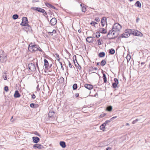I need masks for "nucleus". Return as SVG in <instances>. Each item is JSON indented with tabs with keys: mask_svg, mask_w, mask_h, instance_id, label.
<instances>
[{
	"mask_svg": "<svg viewBox=\"0 0 150 150\" xmlns=\"http://www.w3.org/2000/svg\"><path fill=\"white\" fill-rule=\"evenodd\" d=\"M28 50L32 52H35L38 50L42 52V50L37 45H33L32 43L30 44L28 47Z\"/></svg>",
	"mask_w": 150,
	"mask_h": 150,
	"instance_id": "nucleus-1",
	"label": "nucleus"
},
{
	"mask_svg": "<svg viewBox=\"0 0 150 150\" xmlns=\"http://www.w3.org/2000/svg\"><path fill=\"white\" fill-rule=\"evenodd\" d=\"M28 20L27 17H23L22 18V22L20 24V25L23 26H26L27 27L26 28L29 29L31 27L28 24Z\"/></svg>",
	"mask_w": 150,
	"mask_h": 150,
	"instance_id": "nucleus-2",
	"label": "nucleus"
},
{
	"mask_svg": "<svg viewBox=\"0 0 150 150\" xmlns=\"http://www.w3.org/2000/svg\"><path fill=\"white\" fill-rule=\"evenodd\" d=\"M118 34V33H115V31L114 30L112 29V28L111 30H110L109 31L107 35V36L108 37V36H110V35H112V37H110L109 39H114L116 37Z\"/></svg>",
	"mask_w": 150,
	"mask_h": 150,
	"instance_id": "nucleus-3",
	"label": "nucleus"
},
{
	"mask_svg": "<svg viewBox=\"0 0 150 150\" xmlns=\"http://www.w3.org/2000/svg\"><path fill=\"white\" fill-rule=\"evenodd\" d=\"M4 53L3 50H0V61L1 62H4L6 60V55Z\"/></svg>",
	"mask_w": 150,
	"mask_h": 150,
	"instance_id": "nucleus-4",
	"label": "nucleus"
},
{
	"mask_svg": "<svg viewBox=\"0 0 150 150\" xmlns=\"http://www.w3.org/2000/svg\"><path fill=\"white\" fill-rule=\"evenodd\" d=\"M122 26L118 23H115L112 26V29L114 30L115 31V33H118L120 29H121Z\"/></svg>",
	"mask_w": 150,
	"mask_h": 150,
	"instance_id": "nucleus-5",
	"label": "nucleus"
},
{
	"mask_svg": "<svg viewBox=\"0 0 150 150\" xmlns=\"http://www.w3.org/2000/svg\"><path fill=\"white\" fill-rule=\"evenodd\" d=\"M131 33L130 29L126 30L124 33L122 35V38H127L130 35Z\"/></svg>",
	"mask_w": 150,
	"mask_h": 150,
	"instance_id": "nucleus-6",
	"label": "nucleus"
},
{
	"mask_svg": "<svg viewBox=\"0 0 150 150\" xmlns=\"http://www.w3.org/2000/svg\"><path fill=\"white\" fill-rule=\"evenodd\" d=\"M28 69L31 71H34L36 70L35 65L32 63H30L28 65Z\"/></svg>",
	"mask_w": 150,
	"mask_h": 150,
	"instance_id": "nucleus-7",
	"label": "nucleus"
},
{
	"mask_svg": "<svg viewBox=\"0 0 150 150\" xmlns=\"http://www.w3.org/2000/svg\"><path fill=\"white\" fill-rule=\"evenodd\" d=\"M114 81L115 82L112 83V86L113 88H115L117 87L119 82L118 79L117 78H115L114 79Z\"/></svg>",
	"mask_w": 150,
	"mask_h": 150,
	"instance_id": "nucleus-8",
	"label": "nucleus"
},
{
	"mask_svg": "<svg viewBox=\"0 0 150 150\" xmlns=\"http://www.w3.org/2000/svg\"><path fill=\"white\" fill-rule=\"evenodd\" d=\"M32 8L34 10H35L39 12L42 13L44 11V9L40 8L33 7Z\"/></svg>",
	"mask_w": 150,
	"mask_h": 150,
	"instance_id": "nucleus-9",
	"label": "nucleus"
},
{
	"mask_svg": "<svg viewBox=\"0 0 150 150\" xmlns=\"http://www.w3.org/2000/svg\"><path fill=\"white\" fill-rule=\"evenodd\" d=\"M57 22V20L55 18H53L50 20V23L52 25L56 24Z\"/></svg>",
	"mask_w": 150,
	"mask_h": 150,
	"instance_id": "nucleus-10",
	"label": "nucleus"
},
{
	"mask_svg": "<svg viewBox=\"0 0 150 150\" xmlns=\"http://www.w3.org/2000/svg\"><path fill=\"white\" fill-rule=\"evenodd\" d=\"M106 23V18L105 17H103L102 18L101 23L103 27L104 26L105 23Z\"/></svg>",
	"mask_w": 150,
	"mask_h": 150,
	"instance_id": "nucleus-11",
	"label": "nucleus"
},
{
	"mask_svg": "<svg viewBox=\"0 0 150 150\" xmlns=\"http://www.w3.org/2000/svg\"><path fill=\"white\" fill-rule=\"evenodd\" d=\"M84 87L86 88L89 89L91 90L93 88V86L91 84H86L84 85Z\"/></svg>",
	"mask_w": 150,
	"mask_h": 150,
	"instance_id": "nucleus-12",
	"label": "nucleus"
},
{
	"mask_svg": "<svg viewBox=\"0 0 150 150\" xmlns=\"http://www.w3.org/2000/svg\"><path fill=\"white\" fill-rule=\"evenodd\" d=\"M99 31L102 33L105 34L107 33V31L104 28H100L99 29Z\"/></svg>",
	"mask_w": 150,
	"mask_h": 150,
	"instance_id": "nucleus-13",
	"label": "nucleus"
},
{
	"mask_svg": "<svg viewBox=\"0 0 150 150\" xmlns=\"http://www.w3.org/2000/svg\"><path fill=\"white\" fill-rule=\"evenodd\" d=\"M21 96V95L19 93L18 91L17 90L16 91L14 95V97L16 98H18L20 97Z\"/></svg>",
	"mask_w": 150,
	"mask_h": 150,
	"instance_id": "nucleus-14",
	"label": "nucleus"
},
{
	"mask_svg": "<svg viewBox=\"0 0 150 150\" xmlns=\"http://www.w3.org/2000/svg\"><path fill=\"white\" fill-rule=\"evenodd\" d=\"M33 142L35 143H37L40 140V139L37 137H33Z\"/></svg>",
	"mask_w": 150,
	"mask_h": 150,
	"instance_id": "nucleus-15",
	"label": "nucleus"
},
{
	"mask_svg": "<svg viewBox=\"0 0 150 150\" xmlns=\"http://www.w3.org/2000/svg\"><path fill=\"white\" fill-rule=\"evenodd\" d=\"M55 113V112L54 111L52 110H50L48 114V116L49 117H51L54 116Z\"/></svg>",
	"mask_w": 150,
	"mask_h": 150,
	"instance_id": "nucleus-16",
	"label": "nucleus"
},
{
	"mask_svg": "<svg viewBox=\"0 0 150 150\" xmlns=\"http://www.w3.org/2000/svg\"><path fill=\"white\" fill-rule=\"evenodd\" d=\"M135 35L142 37L143 36V34L137 30H136V32L135 33Z\"/></svg>",
	"mask_w": 150,
	"mask_h": 150,
	"instance_id": "nucleus-17",
	"label": "nucleus"
},
{
	"mask_svg": "<svg viewBox=\"0 0 150 150\" xmlns=\"http://www.w3.org/2000/svg\"><path fill=\"white\" fill-rule=\"evenodd\" d=\"M43 147L42 146L41 144H35L33 146V147L35 149L38 148V149H41Z\"/></svg>",
	"mask_w": 150,
	"mask_h": 150,
	"instance_id": "nucleus-18",
	"label": "nucleus"
},
{
	"mask_svg": "<svg viewBox=\"0 0 150 150\" xmlns=\"http://www.w3.org/2000/svg\"><path fill=\"white\" fill-rule=\"evenodd\" d=\"M45 5L46 6H47V7L50 8H53L54 9H57L56 8L54 7L51 4H50L49 3H45Z\"/></svg>",
	"mask_w": 150,
	"mask_h": 150,
	"instance_id": "nucleus-19",
	"label": "nucleus"
},
{
	"mask_svg": "<svg viewBox=\"0 0 150 150\" xmlns=\"http://www.w3.org/2000/svg\"><path fill=\"white\" fill-rule=\"evenodd\" d=\"M44 66L45 68H48L49 67V63L47 60L46 59H44Z\"/></svg>",
	"mask_w": 150,
	"mask_h": 150,
	"instance_id": "nucleus-20",
	"label": "nucleus"
},
{
	"mask_svg": "<svg viewBox=\"0 0 150 150\" xmlns=\"http://www.w3.org/2000/svg\"><path fill=\"white\" fill-rule=\"evenodd\" d=\"M93 38L92 37H88L86 38V41L89 43L92 42H93Z\"/></svg>",
	"mask_w": 150,
	"mask_h": 150,
	"instance_id": "nucleus-21",
	"label": "nucleus"
},
{
	"mask_svg": "<svg viewBox=\"0 0 150 150\" xmlns=\"http://www.w3.org/2000/svg\"><path fill=\"white\" fill-rule=\"evenodd\" d=\"M30 106L32 108H37L39 107V105L37 104L32 103L30 104Z\"/></svg>",
	"mask_w": 150,
	"mask_h": 150,
	"instance_id": "nucleus-22",
	"label": "nucleus"
},
{
	"mask_svg": "<svg viewBox=\"0 0 150 150\" xmlns=\"http://www.w3.org/2000/svg\"><path fill=\"white\" fill-rule=\"evenodd\" d=\"M97 42L98 45H101L103 43V41L101 38H99L97 40Z\"/></svg>",
	"mask_w": 150,
	"mask_h": 150,
	"instance_id": "nucleus-23",
	"label": "nucleus"
},
{
	"mask_svg": "<svg viewBox=\"0 0 150 150\" xmlns=\"http://www.w3.org/2000/svg\"><path fill=\"white\" fill-rule=\"evenodd\" d=\"M59 144L63 148H64L66 146L65 143L63 141L60 142Z\"/></svg>",
	"mask_w": 150,
	"mask_h": 150,
	"instance_id": "nucleus-24",
	"label": "nucleus"
},
{
	"mask_svg": "<svg viewBox=\"0 0 150 150\" xmlns=\"http://www.w3.org/2000/svg\"><path fill=\"white\" fill-rule=\"evenodd\" d=\"M135 5L140 8L141 7V4L139 1H137L136 2L135 4Z\"/></svg>",
	"mask_w": 150,
	"mask_h": 150,
	"instance_id": "nucleus-25",
	"label": "nucleus"
},
{
	"mask_svg": "<svg viewBox=\"0 0 150 150\" xmlns=\"http://www.w3.org/2000/svg\"><path fill=\"white\" fill-rule=\"evenodd\" d=\"M106 60L105 59L103 60L100 62V65L102 66H104L106 64Z\"/></svg>",
	"mask_w": 150,
	"mask_h": 150,
	"instance_id": "nucleus-26",
	"label": "nucleus"
},
{
	"mask_svg": "<svg viewBox=\"0 0 150 150\" xmlns=\"http://www.w3.org/2000/svg\"><path fill=\"white\" fill-rule=\"evenodd\" d=\"M103 79L104 83H106L107 81V79L106 75L104 73L103 74Z\"/></svg>",
	"mask_w": 150,
	"mask_h": 150,
	"instance_id": "nucleus-27",
	"label": "nucleus"
},
{
	"mask_svg": "<svg viewBox=\"0 0 150 150\" xmlns=\"http://www.w3.org/2000/svg\"><path fill=\"white\" fill-rule=\"evenodd\" d=\"M105 53L104 52H100L98 54V56L100 57H103L105 56Z\"/></svg>",
	"mask_w": 150,
	"mask_h": 150,
	"instance_id": "nucleus-28",
	"label": "nucleus"
},
{
	"mask_svg": "<svg viewBox=\"0 0 150 150\" xmlns=\"http://www.w3.org/2000/svg\"><path fill=\"white\" fill-rule=\"evenodd\" d=\"M86 6L85 5H83V6L81 8V10L83 12L85 13L86 10Z\"/></svg>",
	"mask_w": 150,
	"mask_h": 150,
	"instance_id": "nucleus-29",
	"label": "nucleus"
},
{
	"mask_svg": "<svg viewBox=\"0 0 150 150\" xmlns=\"http://www.w3.org/2000/svg\"><path fill=\"white\" fill-rule=\"evenodd\" d=\"M115 52V50L111 48L109 50V53L111 54H114Z\"/></svg>",
	"mask_w": 150,
	"mask_h": 150,
	"instance_id": "nucleus-30",
	"label": "nucleus"
},
{
	"mask_svg": "<svg viewBox=\"0 0 150 150\" xmlns=\"http://www.w3.org/2000/svg\"><path fill=\"white\" fill-rule=\"evenodd\" d=\"M95 34L97 38H98L100 36V33L99 31L98 32H96V33H95Z\"/></svg>",
	"mask_w": 150,
	"mask_h": 150,
	"instance_id": "nucleus-31",
	"label": "nucleus"
},
{
	"mask_svg": "<svg viewBox=\"0 0 150 150\" xmlns=\"http://www.w3.org/2000/svg\"><path fill=\"white\" fill-rule=\"evenodd\" d=\"M126 58L127 60V62H128L131 59V56L129 54H127Z\"/></svg>",
	"mask_w": 150,
	"mask_h": 150,
	"instance_id": "nucleus-32",
	"label": "nucleus"
},
{
	"mask_svg": "<svg viewBox=\"0 0 150 150\" xmlns=\"http://www.w3.org/2000/svg\"><path fill=\"white\" fill-rule=\"evenodd\" d=\"M112 109V107L111 106H108L106 108V110L108 111H111Z\"/></svg>",
	"mask_w": 150,
	"mask_h": 150,
	"instance_id": "nucleus-33",
	"label": "nucleus"
},
{
	"mask_svg": "<svg viewBox=\"0 0 150 150\" xmlns=\"http://www.w3.org/2000/svg\"><path fill=\"white\" fill-rule=\"evenodd\" d=\"M73 60H74V62L75 65L76 66V62H75V61L76 60V63H77V64L79 65V64L78 63H77V60L76 59V56L75 55H74V56L73 57Z\"/></svg>",
	"mask_w": 150,
	"mask_h": 150,
	"instance_id": "nucleus-34",
	"label": "nucleus"
},
{
	"mask_svg": "<svg viewBox=\"0 0 150 150\" xmlns=\"http://www.w3.org/2000/svg\"><path fill=\"white\" fill-rule=\"evenodd\" d=\"M18 16L17 14H14L12 18L13 19L15 20L18 18Z\"/></svg>",
	"mask_w": 150,
	"mask_h": 150,
	"instance_id": "nucleus-35",
	"label": "nucleus"
},
{
	"mask_svg": "<svg viewBox=\"0 0 150 150\" xmlns=\"http://www.w3.org/2000/svg\"><path fill=\"white\" fill-rule=\"evenodd\" d=\"M130 30L131 32V33H130V34H132L133 35H135V33L136 32V30H132L130 29Z\"/></svg>",
	"mask_w": 150,
	"mask_h": 150,
	"instance_id": "nucleus-36",
	"label": "nucleus"
},
{
	"mask_svg": "<svg viewBox=\"0 0 150 150\" xmlns=\"http://www.w3.org/2000/svg\"><path fill=\"white\" fill-rule=\"evenodd\" d=\"M77 85L76 83L74 84L73 86V89L74 90H75L77 88Z\"/></svg>",
	"mask_w": 150,
	"mask_h": 150,
	"instance_id": "nucleus-37",
	"label": "nucleus"
},
{
	"mask_svg": "<svg viewBox=\"0 0 150 150\" xmlns=\"http://www.w3.org/2000/svg\"><path fill=\"white\" fill-rule=\"evenodd\" d=\"M96 24H97V23L94 21H92L90 23V24L94 26H95Z\"/></svg>",
	"mask_w": 150,
	"mask_h": 150,
	"instance_id": "nucleus-38",
	"label": "nucleus"
},
{
	"mask_svg": "<svg viewBox=\"0 0 150 150\" xmlns=\"http://www.w3.org/2000/svg\"><path fill=\"white\" fill-rule=\"evenodd\" d=\"M4 90L6 92H7L8 91V87L6 86H5L4 87Z\"/></svg>",
	"mask_w": 150,
	"mask_h": 150,
	"instance_id": "nucleus-39",
	"label": "nucleus"
},
{
	"mask_svg": "<svg viewBox=\"0 0 150 150\" xmlns=\"http://www.w3.org/2000/svg\"><path fill=\"white\" fill-rule=\"evenodd\" d=\"M106 114L104 113L103 114H102L99 116V118H101L104 117L105 115H106Z\"/></svg>",
	"mask_w": 150,
	"mask_h": 150,
	"instance_id": "nucleus-40",
	"label": "nucleus"
},
{
	"mask_svg": "<svg viewBox=\"0 0 150 150\" xmlns=\"http://www.w3.org/2000/svg\"><path fill=\"white\" fill-rule=\"evenodd\" d=\"M111 121H112V120H111V119H110L109 120H107L106 121H105V124H107L109 122H111Z\"/></svg>",
	"mask_w": 150,
	"mask_h": 150,
	"instance_id": "nucleus-41",
	"label": "nucleus"
},
{
	"mask_svg": "<svg viewBox=\"0 0 150 150\" xmlns=\"http://www.w3.org/2000/svg\"><path fill=\"white\" fill-rule=\"evenodd\" d=\"M100 128L101 130H102L103 131H104L105 128L101 125L100 127Z\"/></svg>",
	"mask_w": 150,
	"mask_h": 150,
	"instance_id": "nucleus-42",
	"label": "nucleus"
},
{
	"mask_svg": "<svg viewBox=\"0 0 150 150\" xmlns=\"http://www.w3.org/2000/svg\"><path fill=\"white\" fill-rule=\"evenodd\" d=\"M95 20L97 22H99L100 21L99 18L98 17L96 18L95 19Z\"/></svg>",
	"mask_w": 150,
	"mask_h": 150,
	"instance_id": "nucleus-43",
	"label": "nucleus"
},
{
	"mask_svg": "<svg viewBox=\"0 0 150 150\" xmlns=\"http://www.w3.org/2000/svg\"><path fill=\"white\" fill-rule=\"evenodd\" d=\"M47 33L49 35H50L51 36H52L53 34L52 31V32H48Z\"/></svg>",
	"mask_w": 150,
	"mask_h": 150,
	"instance_id": "nucleus-44",
	"label": "nucleus"
},
{
	"mask_svg": "<svg viewBox=\"0 0 150 150\" xmlns=\"http://www.w3.org/2000/svg\"><path fill=\"white\" fill-rule=\"evenodd\" d=\"M138 119H136V120H134L132 122V123L133 124H134L135 123L138 121Z\"/></svg>",
	"mask_w": 150,
	"mask_h": 150,
	"instance_id": "nucleus-45",
	"label": "nucleus"
},
{
	"mask_svg": "<svg viewBox=\"0 0 150 150\" xmlns=\"http://www.w3.org/2000/svg\"><path fill=\"white\" fill-rule=\"evenodd\" d=\"M69 66L70 68H71L72 67V65L69 61Z\"/></svg>",
	"mask_w": 150,
	"mask_h": 150,
	"instance_id": "nucleus-46",
	"label": "nucleus"
},
{
	"mask_svg": "<svg viewBox=\"0 0 150 150\" xmlns=\"http://www.w3.org/2000/svg\"><path fill=\"white\" fill-rule=\"evenodd\" d=\"M106 125V124H105V123L104 122V123L102 124L101 125L103 127H104L105 128V126Z\"/></svg>",
	"mask_w": 150,
	"mask_h": 150,
	"instance_id": "nucleus-47",
	"label": "nucleus"
},
{
	"mask_svg": "<svg viewBox=\"0 0 150 150\" xmlns=\"http://www.w3.org/2000/svg\"><path fill=\"white\" fill-rule=\"evenodd\" d=\"M59 63L61 65V68L62 69H63V70L64 69V68H63L62 63L61 62H59Z\"/></svg>",
	"mask_w": 150,
	"mask_h": 150,
	"instance_id": "nucleus-48",
	"label": "nucleus"
},
{
	"mask_svg": "<svg viewBox=\"0 0 150 150\" xmlns=\"http://www.w3.org/2000/svg\"><path fill=\"white\" fill-rule=\"evenodd\" d=\"M74 96L76 97H77L79 96V94L78 93H76L74 94Z\"/></svg>",
	"mask_w": 150,
	"mask_h": 150,
	"instance_id": "nucleus-49",
	"label": "nucleus"
},
{
	"mask_svg": "<svg viewBox=\"0 0 150 150\" xmlns=\"http://www.w3.org/2000/svg\"><path fill=\"white\" fill-rule=\"evenodd\" d=\"M35 94H33L32 95V98L33 99H35Z\"/></svg>",
	"mask_w": 150,
	"mask_h": 150,
	"instance_id": "nucleus-50",
	"label": "nucleus"
},
{
	"mask_svg": "<svg viewBox=\"0 0 150 150\" xmlns=\"http://www.w3.org/2000/svg\"><path fill=\"white\" fill-rule=\"evenodd\" d=\"M92 70H97L98 69L96 67H92Z\"/></svg>",
	"mask_w": 150,
	"mask_h": 150,
	"instance_id": "nucleus-51",
	"label": "nucleus"
},
{
	"mask_svg": "<svg viewBox=\"0 0 150 150\" xmlns=\"http://www.w3.org/2000/svg\"><path fill=\"white\" fill-rule=\"evenodd\" d=\"M117 117V116H115L112 117V118H111L110 119H111V120L112 121L114 119H115Z\"/></svg>",
	"mask_w": 150,
	"mask_h": 150,
	"instance_id": "nucleus-52",
	"label": "nucleus"
},
{
	"mask_svg": "<svg viewBox=\"0 0 150 150\" xmlns=\"http://www.w3.org/2000/svg\"><path fill=\"white\" fill-rule=\"evenodd\" d=\"M52 32L53 33V34H55L56 33V31L54 29L52 31Z\"/></svg>",
	"mask_w": 150,
	"mask_h": 150,
	"instance_id": "nucleus-53",
	"label": "nucleus"
},
{
	"mask_svg": "<svg viewBox=\"0 0 150 150\" xmlns=\"http://www.w3.org/2000/svg\"><path fill=\"white\" fill-rule=\"evenodd\" d=\"M43 13L45 15H47V13L45 11V10H44V11L43 12Z\"/></svg>",
	"mask_w": 150,
	"mask_h": 150,
	"instance_id": "nucleus-54",
	"label": "nucleus"
},
{
	"mask_svg": "<svg viewBox=\"0 0 150 150\" xmlns=\"http://www.w3.org/2000/svg\"><path fill=\"white\" fill-rule=\"evenodd\" d=\"M4 80H6L7 78V76H5L4 77Z\"/></svg>",
	"mask_w": 150,
	"mask_h": 150,
	"instance_id": "nucleus-55",
	"label": "nucleus"
},
{
	"mask_svg": "<svg viewBox=\"0 0 150 150\" xmlns=\"http://www.w3.org/2000/svg\"><path fill=\"white\" fill-rule=\"evenodd\" d=\"M139 20V18L137 17V19H136V21L137 22H138V21Z\"/></svg>",
	"mask_w": 150,
	"mask_h": 150,
	"instance_id": "nucleus-56",
	"label": "nucleus"
},
{
	"mask_svg": "<svg viewBox=\"0 0 150 150\" xmlns=\"http://www.w3.org/2000/svg\"><path fill=\"white\" fill-rule=\"evenodd\" d=\"M111 149V148L110 147H107L106 149V150H110Z\"/></svg>",
	"mask_w": 150,
	"mask_h": 150,
	"instance_id": "nucleus-57",
	"label": "nucleus"
},
{
	"mask_svg": "<svg viewBox=\"0 0 150 150\" xmlns=\"http://www.w3.org/2000/svg\"><path fill=\"white\" fill-rule=\"evenodd\" d=\"M83 5H85V4H80V6H81V8L83 6Z\"/></svg>",
	"mask_w": 150,
	"mask_h": 150,
	"instance_id": "nucleus-58",
	"label": "nucleus"
},
{
	"mask_svg": "<svg viewBox=\"0 0 150 150\" xmlns=\"http://www.w3.org/2000/svg\"><path fill=\"white\" fill-rule=\"evenodd\" d=\"M14 120H13H13H12V119H11V120H10V121H11V122H14Z\"/></svg>",
	"mask_w": 150,
	"mask_h": 150,
	"instance_id": "nucleus-59",
	"label": "nucleus"
},
{
	"mask_svg": "<svg viewBox=\"0 0 150 150\" xmlns=\"http://www.w3.org/2000/svg\"><path fill=\"white\" fill-rule=\"evenodd\" d=\"M78 32L79 33H81V30H80V29L79 30H78Z\"/></svg>",
	"mask_w": 150,
	"mask_h": 150,
	"instance_id": "nucleus-60",
	"label": "nucleus"
},
{
	"mask_svg": "<svg viewBox=\"0 0 150 150\" xmlns=\"http://www.w3.org/2000/svg\"><path fill=\"white\" fill-rule=\"evenodd\" d=\"M126 126H129V123H127L125 124Z\"/></svg>",
	"mask_w": 150,
	"mask_h": 150,
	"instance_id": "nucleus-61",
	"label": "nucleus"
},
{
	"mask_svg": "<svg viewBox=\"0 0 150 150\" xmlns=\"http://www.w3.org/2000/svg\"><path fill=\"white\" fill-rule=\"evenodd\" d=\"M60 79L61 80H62V81H64V79L63 78H61Z\"/></svg>",
	"mask_w": 150,
	"mask_h": 150,
	"instance_id": "nucleus-62",
	"label": "nucleus"
},
{
	"mask_svg": "<svg viewBox=\"0 0 150 150\" xmlns=\"http://www.w3.org/2000/svg\"><path fill=\"white\" fill-rule=\"evenodd\" d=\"M57 57L58 58H59V55L58 54L57 55Z\"/></svg>",
	"mask_w": 150,
	"mask_h": 150,
	"instance_id": "nucleus-63",
	"label": "nucleus"
},
{
	"mask_svg": "<svg viewBox=\"0 0 150 150\" xmlns=\"http://www.w3.org/2000/svg\"><path fill=\"white\" fill-rule=\"evenodd\" d=\"M144 63H145V62H142L141 63V64L142 65V64H144Z\"/></svg>",
	"mask_w": 150,
	"mask_h": 150,
	"instance_id": "nucleus-64",
	"label": "nucleus"
}]
</instances>
